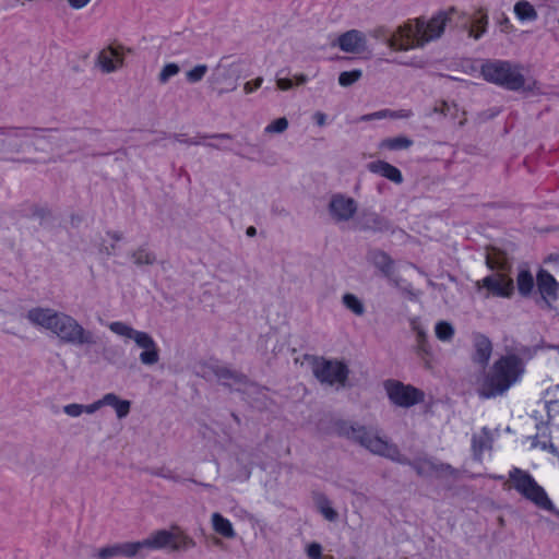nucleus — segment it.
I'll list each match as a JSON object with an SVG mask.
<instances>
[{
  "label": "nucleus",
  "mask_w": 559,
  "mask_h": 559,
  "mask_svg": "<svg viewBox=\"0 0 559 559\" xmlns=\"http://www.w3.org/2000/svg\"><path fill=\"white\" fill-rule=\"evenodd\" d=\"M524 371L521 357L515 354L503 355L477 380V394L481 399L501 396L521 380Z\"/></svg>",
  "instance_id": "1"
},
{
  "label": "nucleus",
  "mask_w": 559,
  "mask_h": 559,
  "mask_svg": "<svg viewBox=\"0 0 559 559\" xmlns=\"http://www.w3.org/2000/svg\"><path fill=\"white\" fill-rule=\"evenodd\" d=\"M461 24L463 27L467 26L468 20L465 12L459 11L455 7L448 10L439 11L428 22L423 17L417 19L415 25L406 24L409 31L408 43L414 47H423L425 44L438 39L444 32L447 25Z\"/></svg>",
  "instance_id": "2"
},
{
  "label": "nucleus",
  "mask_w": 559,
  "mask_h": 559,
  "mask_svg": "<svg viewBox=\"0 0 559 559\" xmlns=\"http://www.w3.org/2000/svg\"><path fill=\"white\" fill-rule=\"evenodd\" d=\"M3 136L0 139V154L13 153L20 154L25 144H31L35 152L45 153L48 147L57 144L50 135L39 134V132H53L56 129H40L35 127L4 126Z\"/></svg>",
  "instance_id": "3"
},
{
  "label": "nucleus",
  "mask_w": 559,
  "mask_h": 559,
  "mask_svg": "<svg viewBox=\"0 0 559 559\" xmlns=\"http://www.w3.org/2000/svg\"><path fill=\"white\" fill-rule=\"evenodd\" d=\"M335 429L340 436L358 443L374 455L391 461H401V457H399V447L380 437L377 430L368 429L360 425H353L344 420L335 423Z\"/></svg>",
  "instance_id": "4"
},
{
  "label": "nucleus",
  "mask_w": 559,
  "mask_h": 559,
  "mask_svg": "<svg viewBox=\"0 0 559 559\" xmlns=\"http://www.w3.org/2000/svg\"><path fill=\"white\" fill-rule=\"evenodd\" d=\"M522 66L507 60H487L480 68L483 78L508 91H520L525 85Z\"/></svg>",
  "instance_id": "5"
},
{
  "label": "nucleus",
  "mask_w": 559,
  "mask_h": 559,
  "mask_svg": "<svg viewBox=\"0 0 559 559\" xmlns=\"http://www.w3.org/2000/svg\"><path fill=\"white\" fill-rule=\"evenodd\" d=\"M140 558L145 557V551L169 548L173 551L188 550L195 546V542L185 534L178 526L171 530H159L150 534L146 538L138 540Z\"/></svg>",
  "instance_id": "6"
},
{
  "label": "nucleus",
  "mask_w": 559,
  "mask_h": 559,
  "mask_svg": "<svg viewBox=\"0 0 559 559\" xmlns=\"http://www.w3.org/2000/svg\"><path fill=\"white\" fill-rule=\"evenodd\" d=\"M61 342L74 346L91 347L97 344V336L91 330H86L72 316L59 312L51 331Z\"/></svg>",
  "instance_id": "7"
},
{
  "label": "nucleus",
  "mask_w": 559,
  "mask_h": 559,
  "mask_svg": "<svg viewBox=\"0 0 559 559\" xmlns=\"http://www.w3.org/2000/svg\"><path fill=\"white\" fill-rule=\"evenodd\" d=\"M506 485L509 488L516 490L522 497L531 501L538 508H551V500L549 499L545 489L538 485L533 476L519 467H513L509 472V478Z\"/></svg>",
  "instance_id": "8"
},
{
  "label": "nucleus",
  "mask_w": 559,
  "mask_h": 559,
  "mask_svg": "<svg viewBox=\"0 0 559 559\" xmlns=\"http://www.w3.org/2000/svg\"><path fill=\"white\" fill-rule=\"evenodd\" d=\"M108 328L119 336L133 340L136 346L143 349L139 358L144 366H153L159 361V349L148 333L134 330L121 321L111 322Z\"/></svg>",
  "instance_id": "9"
},
{
  "label": "nucleus",
  "mask_w": 559,
  "mask_h": 559,
  "mask_svg": "<svg viewBox=\"0 0 559 559\" xmlns=\"http://www.w3.org/2000/svg\"><path fill=\"white\" fill-rule=\"evenodd\" d=\"M312 372L321 383L344 386L349 369L343 361L316 358L312 364Z\"/></svg>",
  "instance_id": "10"
},
{
  "label": "nucleus",
  "mask_w": 559,
  "mask_h": 559,
  "mask_svg": "<svg viewBox=\"0 0 559 559\" xmlns=\"http://www.w3.org/2000/svg\"><path fill=\"white\" fill-rule=\"evenodd\" d=\"M399 457H401V461H394L395 463L411 466L416 474L421 477L435 475L437 477L451 476L455 478L459 474L457 469L450 464L438 462L429 457H417L412 461L402 454L400 450Z\"/></svg>",
  "instance_id": "11"
},
{
  "label": "nucleus",
  "mask_w": 559,
  "mask_h": 559,
  "mask_svg": "<svg viewBox=\"0 0 559 559\" xmlns=\"http://www.w3.org/2000/svg\"><path fill=\"white\" fill-rule=\"evenodd\" d=\"M390 401L400 407H411L424 401V393L400 381L388 380L384 383Z\"/></svg>",
  "instance_id": "12"
},
{
  "label": "nucleus",
  "mask_w": 559,
  "mask_h": 559,
  "mask_svg": "<svg viewBox=\"0 0 559 559\" xmlns=\"http://www.w3.org/2000/svg\"><path fill=\"white\" fill-rule=\"evenodd\" d=\"M537 289L539 297L536 304L542 308L554 309V304L558 299L559 284L546 270H540L537 274Z\"/></svg>",
  "instance_id": "13"
},
{
  "label": "nucleus",
  "mask_w": 559,
  "mask_h": 559,
  "mask_svg": "<svg viewBox=\"0 0 559 559\" xmlns=\"http://www.w3.org/2000/svg\"><path fill=\"white\" fill-rule=\"evenodd\" d=\"M409 31L406 25L397 27L394 33H390L385 27L379 26L370 32V36L384 41L393 50H408L414 48L413 44L408 43Z\"/></svg>",
  "instance_id": "14"
},
{
  "label": "nucleus",
  "mask_w": 559,
  "mask_h": 559,
  "mask_svg": "<svg viewBox=\"0 0 559 559\" xmlns=\"http://www.w3.org/2000/svg\"><path fill=\"white\" fill-rule=\"evenodd\" d=\"M210 84L218 95H223L237 88V78L230 67L218 64L211 74Z\"/></svg>",
  "instance_id": "15"
},
{
  "label": "nucleus",
  "mask_w": 559,
  "mask_h": 559,
  "mask_svg": "<svg viewBox=\"0 0 559 559\" xmlns=\"http://www.w3.org/2000/svg\"><path fill=\"white\" fill-rule=\"evenodd\" d=\"M124 53L122 46H108L97 56L96 64L103 73H112L123 67Z\"/></svg>",
  "instance_id": "16"
},
{
  "label": "nucleus",
  "mask_w": 559,
  "mask_h": 559,
  "mask_svg": "<svg viewBox=\"0 0 559 559\" xmlns=\"http://www.w3.org/2000/svg\"><path fill=\"white\" fill-rule=\"evenodd\" d=\"M357 211V203L353 198L334 194L329 203V212L334 221L347 222Z\"/></svg>",
  "instance_id": "17"
},
{
  "label": "nucleus",
  "mask_w": 559,
  "mask_h": 559,
  "mask_svg": "<svg viewBox=\"0 0 559 559\" xmlns=\"http://www.w3.org/2000/svg\"><path fill=\"white\" fill-rule=\"evenodd\" d=\"M478 284L499 297H510L514 290L513 280L503 273L486 276Z\"/></svg>",
  "instance_id": "18"
},
{
  "label": "nucleus",
  "mask_w": 559,
  "mask_h": 559,
  "mask_svg": "<svg viewBox=\"0 0 559 559\" xmlns=\"http://www.w3.org/2000/svg\"><path fill=\"white\" fill-rule=\"evenodd\" d=\"M98 559H110L114 557L140 558L138 542L117 543L97 550Z\"/></svg>",
  "instance_id": "19"
},
{
  "label": "nucleus",
  "mask_w": 559,
  "mask_h": 559,
  "mask_svg": "<svg viewBox=\"0 0 559 559\" xmlns=\"http://www.w3.org/2000/svg\"><path fill=\"white\" fill-rule=\"evenodd\" d=\"M473 348V362L479 365L481 368H485L488 365L493 350L491 341L485 334L478 332L474 333Z\"/></svg>",
  "instance_id": "20"
},
{
  "label": "nucleus",
  "mask_w": 559,
  "mask_h": 559,
  "mask_svg": "<svg viewBox=\"0 0 559 559\" xmlns=\"http://www.w3.org/2000/svg\"><path fill=\"white\" fill-rule=\"evenodd\" d=\"M337 44L343 51L349 53H358L367 48L366 36L358 29H350L340 35Z\"/></svg>",
  "instance_id": "21"
},
{
  "label": "nucleus",
  "mask_w": 559,
  "mask_h": 559,
  "mask_svg": "<svg viewBox=\"0 0 559 559\" xmlns=\"http://www.w3.org/2000/svg\"><path fill=\"white\" fill-rule=\"evenodd\" d=\"M59 312L51 308L35 307L27 311L26 318L32 324L51 332Z\"/></svg>",
  "instance_id": "22"
},
{
  "label": "nucleus",
  "mask_w": 559,
  "mask_h": 559,
  "mask_svg": "<svg viewBox=\"0 0 559 559\" xmlns=\"http://www.w3.org/2000/svg\"><path fill=\"white\" fill-rule=\"evenodd\" d=\"M209 370L221 381L224 385L233 386L235 384H245L248 379L245 374L230 369L223 365H211Z\"/></svg>",
  "instance_id": "23"
},
{
  "label": "nucleus",
  "mask_w": 559,
  "mask_h": 559,
  "mask_svg": "<svg viewBox=\"0 0 559 559\" xmlns=\"http://www.w3.org/2000/svg\"><path fill=\"white\" fill-rule=\"evenodd\" d=\"M367 168L371 173L378 174V175L391 180L392 182H394L396 185H400L403 182V176H402V173L400 171V169L396 168L395 166L389 164L388 162H384V160L371 162L367 165Z\"/></svg>",
  "instance_id": "24"
},
{
  "label": "nucleus",
  "mask_w": 559,
  "mask_h": 559,
  "mask_svg": "<svg viewBox=\"0 0 559 559\" xmlns=\"http://www.w3.org/2000/svg\"><path fill=\"white\" fill-rule=\"evenodd\" d=\"M466 17L468 23L465 28H468L469 36L474 37L475 39L480 38V36L486 32L488 24L487 13L483 9H479L476 11L472 19L467 15Z\"/></svg>",
  "instance_id": "25"
},
{
  "label": "nucleus",
  "mask_w": 559,
  "mask_h": 559,
  "mask_svg": "<svg viewBox=\"0 0 559 559\" xmlns=\"http://www.w3.org/2000/svg\"><path fill=\"white\" fill-rule=\"evenodd\" d=\"M492 437L488 428L484 427L479 433L472 438V450L475 459L479 460L486 450L491 449Z\"/></svg>",
  "instance_id": "26"
},
{
  "label": "nucleus",
  "mask_w": 559,
  "mask_h": 559,
  "mask_svg": "<svg viewBox=\"0 0 559 559\" xmlns=\"http://www.w3.org/2000/svg\"><path fill=\"white\" fill-rule=\"evenodd\" d=\"M486 264L491 270L507 271L510 269V262L507 254L497 248L487 249Z\"/></svg>",
  "instance_id": "27"
},
{
  "label": "nucleus",
  "mask_w": 559,
  "mask_h": 559,
  "mask_svg": "<svg viewBox=\"0 0 559 559\" xmlns=\"http://www.w3.org/2000/svg\"><path fill=\"white\" fill-rule=\"evenodd\" d=\"M212 527L215 533L221 536L233 539L236 537V532L233 527L231 522L224 518L221 513L214 512L211 518Z\"/></svg>",
  "instance_id": "28"
},
{
  "label": "nucleus",
  "mask_w": 559,
  "mask_h": 559,
  "mask_svg": "<svg viewBox=\"0 0 559 559\" xmlns=\"http://www.w3.org/2000/svg\"><path fill=\"white\" fill-rule=\"evenodd\" d=\"M105 406H111L115 408L117 417L119 419L128 416L131 407V403L128 400H120L115 393H107L103 396Z\"/></svg>",
  "instance_id": "29"
},
{
  "label": "nucleus",
  "mask_w": 559,
  "mask_h": 559,
  "mask_svg": "<svg viewBox=\"0 0 559 559\" xmlns=\"http://www.w3.org/2000/svg\"><path fill=\"white\" fill-rule=\"evenodd\" d=\"M370 259L373 265L379 269L385 277H391L394 262L384 251L376 250L371 252Z\"/></svg>",
  "instance_id": "30"
},
{
  "label": "nucleus",
  "mask_w": 559,
  "mask_h": 559,
  "mask_svg": "<svg viewBox=\"0 0 559 559\" xmlns=\"http://www.w3.org/2000/svg\"><path fill=\"white\" fill-rule=\"evenodd\" d=\"M389 223L386 219L378 215L377 213L369 212L364 213L361 218V228L365 230L382 231L389 229Z\"/></svg>",
  "instance_id": "31"
},
{
  "label": "nucleus",
  "mask_w": 559,
  "mask_h": 559,
  "mask_svg": "<svg viewBox=\"0 0 559 559\" xmlns=\"http://www.w3.org/2000/svg\"><path fill=\"white\" fill-rule=\"evenodd\" d=\"M130 258L136 266L153 265L156 262L155 253L143 246L132 251Z\"/></svg>",
  "instance_id": "32"
},
{
  "label": "nucleus",
  "mask_w": 559,
  "mask_h": 559,
  "mask_svg": "<svg viewBox=\"0 0 559 559\" xmlns=\"http://www.w3.org/2000/svg\"><path fill=\"white\" fill-rule=\"evenodd\" d=\"M514 14L516 17L524 21H535L537 19V12L533 4L526 0H520L514 4Z\"/></svg>",
  "instance_id": "33"
},
{
  "label": "nucleus",
  "mask_w": 559,
  "mask_h": 559,
  "mask_svg": "<svg viewBox=\"0 0 559 559\" xmlns=\"http://www.w3.org/2000/svg\"><path fill=\"white\" fill-rule=\"evenodd\" d=\"M516 285L518 290L522 296H528L534 288V278L532 273L528 270L520 271L516 276Z\"/></svg>",
  "instance_id": "34"
},
{
  "label": "nucleus",
  "mask_w": 559,
  "mask_h": 559,
  "mask_svg": "<svg viewBox=\"0 0 559 559\" xmlns=\"http://www.w3.org/2000/svg\"><path fill=\"white\" fill-rule=\"evenodd\" d=\"M413 145V141L406 136L388 138L381 142V147L392 151L406 150Z\"/></svg>",
  "instance_id": "35"
},
{
  "label": "nucleus",
  "mask_w": 559,
  "mask_h": 559,
  "mask_svg": "<svg viewBox=\"0 0 559 559\" xmlns=\"http://www.w3.org/2000/svg\"><path fill=\"white\" fill-rule=\"evenodd\" d=\"M436 336L442 342H449L454 336V328L447 321H440L435 328Z\"/></svg>",
  "instance_id": "36"
},
{
  "label": "nucleus",
  "mask_w": 559,
  "mask_h": 559,
  "mask_svg": "<svg viewBox=\"0 0 559 559\" xmlns=\"http://www.w3.org/2000/svg\"><path fill=\"white\" fill-rule=\"evenodd\" d=\"M344 306L354 312L356 316H362L365 313V307L362 302L353 294H345L343 296Z\"/></svg>",
  "instance_id": "37"
},
{
  "label": "nucleus",
  "mask_w": 559,
  "mask_h": 559,
  "mask_svg": "<svg viewBox=\"0 0 559 559\" xmlns=\"http://www.w3.org/2000/svg\"><path fill=\"white\" fill-rule=\"evenodd\" d=\"M362 76L361 70L344 71L338 75V83L343 87H347L356 83Z\"/></svg>",
  "instance_id": "38"
},
{
  "label": "nucleus",
  "mask_w": 559,
  "mask_h": 559,
  "mask_svg": "<svg viewBox=\"0 0 559 559\" xmlns=\"http://www.w3.org/2000/svg\"><path fill=\"white\" fill-rule=\"evenodd\" d=\"M180 72V67L177 63H167L163 67L158 74V82L166 84L171 78Z\"/></svg>",
  "instance_id": "39"
},
{
  "label": "nucleus",
  "mask_w": 559,
  "mask_h": 559,
  "mask_svg": "<svg viewBox=\"0 0 559 559\" xmlns=\"http://www.w3.org/2000/svg\"><path fill=\"white\" fill-rule=\"evenodd\" d=\"M206 72V64H198L186 73L187 81L189 83H198L205 76Z\"/></svg>",
  "instance_id": "40"
},
{
  "label": "nucleus",
  "mask_w": 559,
  "mask_h": 559,
  "mask_svg": "<svg viewBox=\"0 0 559 559\" xmlns=\"http://www.w3.org/2000/svg\"><path fill=\"white\" fill-rule=\"evenodd\" d=\"M457 111L459 108L455 104H449L444 100L433 107V112L441 114L445 117L451 116L453 119L456 117Z\"/></svg>",
  "instance_id": "41"
},
{
  "label": "nucleus",
  "mask_w": 559,
  "mask_h": 559,
  "mask_svg": "<svg viewBox=\"0 0 559 559\" xmlns=\"http://www.w3.org/2000/svg\"><path fill=\"white\" fill-rule=\"evenodd\" d=\"M288 127V121L285 117L278 118L274 120L272 123H270L265 128V132L267 133H282L284 132Z\"/></svg>",
  "instance_id": "42"
},
{
  "label": "nucleus",
  "mask_w": 559,
  "mask_h": 559,
  "mask_svg": "<svg viewBox=\"0 0 559 559\" xmlns=\"http://www.w3.org/2000/svg\"><path fill=\"white\" fill-rule=\"evenodd\" d=\"M320 511L329 521H335L337 519V512L330 506L326 499L320 504Z\"/></svg>",
  "instance_id": "43"
},
{
  "label": "nucleus",
  "mask_w": 559,
  "mask_h": 559,
  "mask_svg": "<svg viewBox=\"0 0 559 559\" xmlns=\"http://www.w3.org/2000/svg\"><path fill=\"white\" fill-rule=\"evenodd\" d=\"M63 412L70 417H79L83 414V405L72 403L63 406Z\"/></svg>",
  "instance_id": "44"
},
{
  "label": "nucleus",
  "mask_w": 559,
  "mask_h": 559,
  "mask_svg": "<svg viewBox=\"0 0 559 559\" xmlns=\"http://www.w3.org/2000/svg\"><path fill=\"white\" fill-rule=\"evenodd\" d=\"M322 547L318 543H312L307 547V555L310 559H321Z\"/></svg>",
  "instance_id": "45"
},
{
  "label": "nucleus",
  "mask_w": 559,
  "mask_h": 559,
  "mask_svg": "<svg viewBox=\"0 0 559 559\" xmlns=\"http://www.w3.org/2000/svg\"><path fill=\"white\" fill-rule=\"evenodd\" d=\"M558 407H559V404L557 401L549 402L547 404L548 420L559 421V412H557Z\"/></svg>",
  "instance_id": "46"
},
{
  "label": "nucleus",
  "mask_w": 559,
  "mask_h": 559,
  "mask_svg": "<svg viewBox=\"0 0 559 559\" xmlns=\"http://www.w3.org/2000/svg\"><path fill=\"white\" fill-rule=\"evenodd\" d=\"M533 445L540 447L544 450L550 449L551 452H556V449L554 448L552 443L549 440H547V439L539 440V435L535 436V438L533 440Z\"/></svg>",
  "instance_id": "47"
},
{
  "label": "nucleus",
  "mask_w": 559,
  "mask_h": 559,
  "mask_svg": "<svg viewBox=\"0 0 559 559\" xmlns=\"http://www.w3.org/2000/svg\"><path fill=\"white\" fill-rule=\"evenodd\" d=\"M103 406H105V402H103V397H102L100 400L95 401L94 403H92L90 405H83V413L93 414Z\"/></svg>",
  "instance_id": "48"
},
{
  "label": "nucleus",
  "mask_w": 559,
  "mask_h": 559,
  "mask_svg": "<svg viewBox=\"0 0 559 559\" xmlns=\"http://www.w3.org/2000/svg\"><path fill=\"white\" fill-rule=\"evenodd\" d=\"M153 475L164 477L174 481H180L179 476L173 474L170 471H166L164 468H160L158 471L152 472Z\"/></svg>",
  "instance_id": "49"
},
{
  "label": "nucleus",
  "mask_w": 559,
  "mask_h": 559,
  "mask_svg": "<svg viewBox=\"0 0 559 559\" xmlns=\"http://www.w3.org/2000/svg\"><path fill=\"white\" fill-rule=\"evenodd\" d=\"M390 114V110H380L373 114H368L361 117V120L364 121H370L372 119H382L388 117Z\"/></svg>",
  "instance_id": "50"
},
{
  "label": "nucleus",
  "mask_w": 559,
  "mask_h": 559,
  "mask_svg": "<svg viewBox=\"0 0 559 559\" xmlns=\"http://www.w3.org/2000/svg\"><path fill=\"white\" fill-rule=\"evenodd\" d=\"M262 82H263L262 78H258L253 82H247L243 86V90L247 94H250L253 91H255L257 88H259L261 86Z\"/></svg>",
  "instance_id": "51"
},
{
  "label": "nucleus",
  "mask_w": 559,
  "mask_h": 559,
  "mask_svg": "<svg viewBox=\"0 0 559 559\" xmlns=\"http://www.w3.org/2000/svg\"><path fill=\"white\" fill-rule=\"evenodd\" d=\"M174 139L177 142L185 143L188 145H201L202 142L199 139H185L183 134H174Z\"/></svg>",
  "instance_id": "52"
},
{
  "label": "nucleus",
  "mask_w": 559,
  "mask_h": 559,
  "mask_svg": "<svg viewBox=\"0 0 559 559\" xmlns=\"http://www.w3.org/2000/svg\"><path fill=\"white\" fill-rule=\"evenodd\" d=\"M417 352L419 355H429L430 348L427 340L417 342Z\"/></svg>",
  "instance_id": "53"
},
{
  "label": "nucleus",
  "mask_w": 559,
  "mask_h": 559,
  "mask_svg": "<svg viewBox=\"0 0 559 559\" xmlns=\"http://www.w3.org/2000/svg\"><path fill=\"white\" fill-rule=\"evenodd\" d=\"M276 83L282 91H287L293 87V82L289 79L278 78Z\"/></svg>",
  "instance_id": "54"
},
{
  "label": "nucleus",
  "mask_w": 559,
  "mask_h": 559,
  "mask_svg": "<svg viewBox=\"0 0 559 559\" xmlns=\"http://www.w3.org/2000/svg\"><path fill=\"white\" fill-rule=\"evenodd\" d=\"M231 135L229 133H216V134H203L199 136V139H221V140H231Z\"/></svg>",
  "instance_id": "55"
},
{
  "label": "nucleus",
  "mask_w": 559,
  "mask_h": 559,
  "mask_svg": "<svg viewBox=\"0 0 559 559\" xmlns=\"http://www.w3.org/2000/svg\"><path fill=\"white\" fill-rule=\"evenodd\" d=\"M412 112L409 110L390 111L389 116L393 118H408Z\"/></svg>",
  "instance_id": "56"
},
{
  "label": "nucleus",
  "mask_w": 559,
  "mask_h": 559,
  "mask_svg": "<svg viewBox=\"0 0 559 559\" xmlns=\"http://www.w3.org/2000/svg\"><path fill=\"white\" fill-rule=\"evenodd\" d=\"M413 329L416 332L417 342L427 340V334L420 326L414 325Z\"/></svg>",
  "instance_id": "57"
},
{
  "label": "nucleus",
  "mask_w": 559,
  "mask_h": 559,
  "mask_svg": "<svg viewBox=\"0 0 559 559\" xmlns=\"http://www.w3.org/2000/svg\"><path fill=\"white\" fill-rule=\"evenodd\" d=\"M70 5L74 9H82L85 7L90 0H68Z\"/></svg>",
  "instance_id": "58"
},
{
  "label": "nucleus",
  "mask_w": 559,
  "mask_h": 559,
  "mask_svg": "<svg viewBox=\"0 0 559 559\" xmlns=\"http://www.w3.org/2000/svg\"><path fill=\"white\" fill-rule=\"evenodd\" d=\"M325 118L326 117H325V115L323 112L318 111V112L314 114L316 122L320 127L325 124Z\"/></svg>",
  "instance_id": "59"
},
{
  "label": "nucleus",
  "mask_w": 559,
  "mask_h": 559,
  "mask_svg": "<svg viewBox=\"0 0 559 559\" xmlns=\"http://www.w3.org/2000/svg\"><path fill=\"white\" fill-rule=\"evenodd\" d=\"M100 250H102V252L106 253L107 255H111V254H114V253H115V251H116V246H115V245H111V246H109V247H104V248H102Z\"/></svg>",
  "instance_id": "60"
},
{
  "label": "nucleus",
  "mask_w": 559,
  "mask_h": 559,
  "mask_svg": "<svg viewBox=\"0 0 559 559\" xmlns=\"http://www.w3.org/2000/svg\"><path fill=\"white\" fill-rule=\"evenodd\" d=\"M308 81V78L305 74H299L296 76L297 84L301 85Z\"/></svg>",
  "instance_id": "61"
},
{
  "label": "nucleus",
  "mask_w": 559,
  "mask_h": 559,
  "mask_svg": "<svg viewBox=\"0 0 559 559\" xmlns=\"http://www.w3.org/2000/svg\"><path fill=\"white\" fill-rule=\"evenodd\" d=\"M207 147L214 148V150H227L225 146H221L217 143H205Z\"/></svg>",
  "instance_id": "62"
},
{
  "label": "nucleus",
  "mask_w": 559,
  "mask_h": 559,
  "mask_svg": "<svg viewBox=\"0 0 559 559\" xmlns=\"http://www.w3.org/2000/svg\"><path fill=\"white\" fill-rule=\"evenodd\" d=\"M248 237H253L257 234V229L253 226H249L246 230Z\"/></svg>",
  "instance_id": "63"
},
{
  "label": "nucleus",
  "mask_w": 559,
  "mask_h": 559,
  "mask_svg": "<svg viewBox=\"0 0 559 559\" xmlns=\"http://www.w3.org/2000/svg\"><path fill=\"white\" fill-rule=\"evenodd\" d=\"M108 235L115 240V241H119L121 240L122 236L121 234L117 233V231H112V233H108Z\"/></svg>",
  "instance_id": "64"
}]
</instances>
